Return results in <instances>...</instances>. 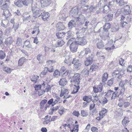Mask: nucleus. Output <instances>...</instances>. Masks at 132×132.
Instances as JSON below:
<instances>
[{
	"instance_id": "69168bd1",
	"label": "nucleus",
	"mask_w": 132,
	"mask_h": 132,
	"mask_svg": "<svg viewBox=\"0 0 132 132\" xmlns=\"http://www.w3.org/2000/svg\"><path fill=\"white\" fill-rule=\"evenodd\" d=\"M51 6L53 8V10H56V8L57 6V5L55 2H54L52 3V4Z\"/></svg>"
},
{
	"instance_id": "bb28decb",
	"label": "nucleus",
	"mask_w": 132,
	"mask_h": 132,
	"mask_svg": "<svg viewBox=\"0 0 132 132\" xmlns=\"http://www.w3.org/2000/svg\"><path fill=\"white\" fill-rule=\"evenodd\" d=\"M123 13L124 14L127 15L129 14L131 12L129 6L127 5L125 7Z\"/></svg>"
},
{
	"instance_id": "e2e57ef3",
	"label": "nucleus",
	"mask_w": 132,
	"mask_h": 132,
	"mask_svg": "<svg viewBox=\"0 0 132 132\" xmlns=\"http://www.w3.org/2000/svg\"><path fill=\"white\" fill-rule=\"evenodd\" d=\"M113 92V91L111 90H108L106 94L105 95V96H109L111 94H112V93Z\"/></svg>"
},
{
	"instance_id": "58836bf2",
	"label": "nucleus",
	"mask_w": 132,
	"mask_h": 132,
	"mask_svg": "<svg viewBox=\"0 0 132 132\" xmlns=\"http://www.w3.org/2000/svg\"><path fill=\"white\" fill-rule=\"evenodd\" d=\"M129 122L128 118L127 117H125L122 121V124L123 126H125L128 125V123Z\"/></svg>"
},
{
	"instance_id": "8fccbe9b",
	"label": "nucleus",
	"mask_w": 132,
	"mask_h": 132,
	"mask_svg": "<svg viewBox=\"0 0 132 132\" xmlns=\"http://www.w3.org/2000/svg\"><path fill=\"white\" fill-rule=\"evenodd\" d=\"M116 2L117 3H119L120 6H122L124 4V0H116Z\"/></svg>"
},
{
	"instance_id": "4d7b16f0",
	"label": "nucleus",
	"mask_w": 132,
	"mask_h": 132,
	"mask_svg": "<svg viewBox=\"0 0 132 132\" xmlns=\"http://www.w3.org/2000/svg\"><path fill=\"white\" fill-rule=\"evenodd\" d=\"M66 68L64 67H61V69H60V71L61 76H62L63 73H64L66 70Z\"/></svg>"
},
{
	"instance_id": "cd10ccee",
	"label": "nucleus",
	"mask_w": 132,
	"mask_h": 132,
	"mask_svg": "<svg viewBox=\"0 0 132 132\" xmlns=\"http://www.w3.org/2000/svg\"><path fill=\"white\" fill-rule=\"evenodd\" d=\"M111 28V24L110 23H105V25L103 27V28L104 31L107 32L108 29Z\"/></svg>"
},
{
	"instance_id": "5701e85b",
	"label": "nucleus",
	"mask_w": 132,
	"mask_h": 132,
	"mask_svg": "<svg viewBox=\"0 0 132 132\" xmlns=\"http://www.w3.org/2000/svg\"><path fill=\"white\" fill-rule=\"evenodd\" d=\"M73 75V74L70 71L66 70L64 73H63L62 76L64 77L68 75V78H71Z\"/></svg>"
},
{
	"instance_id": "ddd939ff",
	"label": "nucleus",
	"mask_w": 132,
	"mask_h": 132,
	"mask_svg": "<svg viewBox=\"0 0 132 132\" xmlns=\"http://www.w3.org/2000/svg\"><path fill=\"white\" fill-rule=\"evenodd\" d=\"M56 29L58 31L64 30L65 28L63 23L61 22H59L56 24Z\"/></svg>"
},
{
	"instance_id": "4be33fe9",
	"label": "nucleus",
	"mask_w": 132,
	"mask_h": 132,
	"mask_svg": "<svg viewBox=\"0 0 132 132\" xmlns=\"http://www.w3.org/2000/svg\"><path fill=\"white\" fill-rule=\"evenodd\" d=\"M88 1V0H77V2L78 5L82 7L87 3Z\"/></svg>"
},
{
	"instance_id": "a878e982",
	"label": "nucleus",
	"mask_w": 132,
	"mask_h": 132,
	"mask_svg": "<svg viewBox=\"0 0 132 132\" xmlns=\"http://www.w3.org/2000/svg\"><path fill=\"white\" fill-rule=\"evenodd\" d=\"M69 93V92L68 89H66L64 90L62 89L61 91L60 96V97H62L63 95H67Z\"/></svg>"
},
{
	"instance_id": "5fc2aeb1",
	"label": "nucleus",
	"mask_w": 132,
	"mask_h": 132,
	"mask_svg": "<svg viewBox=\"0 0 132 132\" xmlns=\"http://www.w3.org/2000/svg\"><path fill=\"white\" fill-rule=\"evenodd\" d=\"M122 36H120L119 37H116V38H115V40L114 42L115 43L116 41H120L121 42H123V40L122 41L121 40H122Z\"/></svg>"
},
{
	"instance_id": "2f4dec72",
	"label": "nucleus",
	"mask_w": 132,
	"mask_h": 132,
	"mask_svg": "<svg viewBox=\"0 0 132 132\" xmlns=\"http://www.w3.org/2000/svg\"><path fill=\"white\" fill-rule=\"evenodd\" d=\"M73 85H74L75 87L73 88V90L71 93L72 94H75L76 93L78 92L80 87L79 85H77V84H73Z\"/></svg>"
},
{
	"instance_id": "6e6552de",
	"label": "nucleus",
	"mask_w": 132,
	"mask_h": 132,
	"mask_svg": "<svg viewBox=\"0 0 132 132\" xmlns=\"http://www.w3.org/2000/svg\"><path fill=\"white\" fill-rule=\"evenodd\" d=\"M114 1V0H112L111 1H109L108 3L106 4V5L104 6V8L103 11V13H108L109 11L108 10H105V9L106 7L108 8V10L110 9L113 6Z\"/></svg>"
},
{
	"instance_id": "a19ab883",
	"label": "nucleus",
	"mask_w": 132,
	"mask_h": 132,
	"mask_svg": "<svg viewBox=\"0 0 132 132\" xmlns=\"http://www.w3.org/2000/svg\"><path fill=\"white\" fill-rule=\"evenodd\" d=\"M119 102L118 104V106L120 107H121L124 105V100L122 98H119Z\"/></svg>"
},
{
	"instance_id": "7c9ffc66",
	"label": "nucleus",
	"mask_w": 132,
	"mask_h": 132,
	"mask_svg": "<svg viewBox=\"0 0 132 132\" xmlns=\"http://www.w3.org/2000/svg\"><path fill=\"white\" fill-rule=\"evenodd\" d=\"M65 34L64 32H58L56 33V36L57 38L60 39L63 37Z\"/></svg>"
},
{
	"instance_id": "6e6d98bb",
	"label": "nucleus",
	"mask_w": 132,
	"mask_h": 132,
	"mask_svg": "<svg viewBox=\"0 0 132 132\" xmlns=\"http://www.w3.org/2000/svg\"><path fill=\"white\" fill-rule=\"evenodd\" d=\"M102 105H104L105 104L107 103L108 102V100L105 97H102Z\"/></svg>"
},
{
	"instance_id": "79ce46f5",
	"label": "nucleus",
	"mask_w": 132,
	"mask_h": 132,
	"mask_svg": "<svg viewBox=\"0 0 132 132\" xmlns=\"http://www.w3.org/2000/svg\"><path fill=\"white\" fill-rule=\"evenodd\" d=\"M44 56L42 54H39L37 57V59L39 61L40 63L43 62Z\"/></svg>"
},
{
	"instance_id": "f704fd0d",
	"label": "nucleus",
	"mask_w": 132,
	"mask_h": 132,
	"mask_svg": "<svg viewBox=\"0 0 132 132\" xmlns=\"http://www.w3.org/2000/svg\"><path fill=\"white\" fill-rule=\"evenodd\" d=\"M26 60V59L24 57H22L20 59L18 62V65L20 66H22Z\"/></svg>"
},
{
	"instance_id": "1a4fd4ad",
	"label": "nucleus",
	"mask_w": 132,
	"mask_h": 132,
	"mask_svg": "<svg viewBox=\"0 0 132 132\" xmlns=\"http://www.w3.org/2000/svg\"><path fill=\"white\" fill-rule=\"evenodd\" d=\"M103 86L102 84L100 83L97 87L94 86L93 87V90L95 93L100 92L102 91Z\"/></svg>"
},
{
	"instance_id": "4468645a",
	"label": "nucleus",
	"mask_w": 132,
	"mask_h": 132,
	"mask_svg": "<svg viewBox=\"0 0 132 132\" xmlns=\"http://www.w3.org/2000/svg\"><path fill=\"white\" fill-rule=\"evenodd\" d=\"M78 47V44L76 43L72 44L69 47L71 51L73 53L76 52Z\"/></svg>"
},
{
	"instance_id": "c9c22d12",
	"label": "nucleus",
	"mask_w": 132,
	"mask_h": 132,
	"mask_svg": "<svg viewBox=\"0 0 132 132\" xmlns=\"http://www.w3.org/2000/svg\"><path fill=\"white\" fill-rule=\"evenodd\" d=\"M48 69V68L47 67H45L44 70L41 72L40 75V77H44V76L46 75Z\"/></svg>"
},
{
	"instance_id": "0e129e2a",
	"label": "nucleus",
	"mask_w": 132,
	"mask_h": 132,
	"mask_svg": "<svg viewBox=\"0 0 132 132\" xmlns=\"http://www.w3.org/2000/svg\"><path fill=\"white\" fill-rule=\"evenodd\" d=\"M3 70L5 72L7 73H10L11 72V69L10 68L7 67H5L4 68Z\"/></svg>"
},
{
	"instance_id": "9d476101",
	"label": "nucleus",
	"mask_w": 132,
	"mask_h": 132,
	"mask_svg": "<svg viewBox=\"0 0 132 132\" xmlns=\"http://www.w3.org/2000/svg\"><path fill=\"white\" fill-rule=\"evenodd\" d=\"M94 41L98 42L97 44V47L98 49H103L104 47V44L101 40H99L98 38L95 39Z\"/></svg>"
},
{
	"instance_id": "de8ad7c7",
	"label": "nucleus",
	"mask_w": 132,
	"mask_h": 132,
	"mask_svg": "<svg viewBox=\"0 0 132 132\" xmlns=\"http://www.w3.org/2000/svg\"><path fill=\"white\" fill-rule=\"evenodd\" d=\"M108 111V110L105 108H103L102 109L101 111H100L99 113V115L100 116H103V115L105 114Z\"/></svg>"
},
{
	"instance_id": "c03bdc74",
	"label": "nucleus",
	"mask_w": 132,
	"mask_h": 132,
	"mask_svg": "<svg viewBox=\"0 0 132 132\" xmlns=\"http://www.w3.org/2000/svg\"><path fill=\"white\" fill-rule=\"evenodd\" d=\"M108 77V74L107 72L104 73L102 76V81H106Z\"/></svg>"
},
{
	"instance_id": "f03ea898",
	"label": "nucleus",
	"mask_w": 132,
	"mask_h": 132,
	"mask_svg": "<svg viewBox=\"0 0 132 132\" xmlns=\"http://www.w3.org/2000/svg\"><path fill=\"white\" fill-rule=\"evenodd\" d=\"M70 82L73 85V84L79 85L80 81V75L79 73L75 74L72 76Z\"/></svg>"
},
{
	"instance_id": "423d86ee",
	"label": "nucleus",
	"mask_w": 132,
	"mask_h": 132,
	"mask_svg": "<svg viewBox=\"0 0 132 132\" xmlns=\"http://www.w3.org/2000/svg\"><path fill=\"white\" fill-rule=\"evenodd\" d=\"M72 63L74 64V67L76 70L79 69L81 65V62L77 58H75L73 59Z\"/></svg>"
},
{
	"instance_id": "473e14b6",
	"label": "nucleus",
	"mask_w": 132,
	"mask_h": 132,
	"mask_svg": "<svg viewBox=\"0 0 132 132\" xmlns=\"http://www.w3.org/2000/svg\"><path fill=\"white\" fill-rule=\"evenodd\" d=\"M76 42V40H75V39L74 38H71L70 39H69L67 44V46H70L72 45V44H73V43H75Z\"/></svg>"
},
{
	"instance_id": "a18cd8bd",
	"label": "nucleus",
	"mask_w": 132,
	"mask_h": 132,
	"mask_svg": "<svg viewBox=\"0 0 132 132\" xmlns=\"http://www.w3.org/2000/svg\"><path fill=\"white\" fill-rule=\"evenodd\" d=\"M60 76H61L60 71L57 70H55L53 74V76L56 78H58Z\"/></svg>"
},
{
	"instance_id": "774afa93",
	"label": "nucleus",
	"mask_w": 132,
	"mask_h": 132,
	"mask_svg": "<svg viewBox=\"0 0 132 132\" xmlns=\"http://www.w3.org/2000/svg\"><path fill=\"white\" fill-rule=\"evenodd\" d=\"M33 30L34 31H35L36 32H37V35L40 32V30H39V27L35 26L34 27Z\"/></svg>"
},
{
	"instance_id": "0eeeda50",
	"label": "nucleus",
	"mask_w": 132,
	"mask_h": 132,
	"mask_svg": "<svg viewBox=\"0 0 132 132\" xmlns=\"http://www.w3.org/2000/svg\"><path fill=\"white\" fill-rule=\"evenodd\" d=\"M124 71L122 69H117L115 70L112 74V75H117V78L119 79H120L122 77L124 73Z\"/></svg>"
},
{
	"instance_id": "f257e3e1",
	"label": "nucleus",
	"mask_w": 132,
	"mask_h": 132,
	"mask_svg": "<svg viewBox=\"0 0 132 132\" xmlns=\"http://www.w3.org/2000/svg\"><path fill=\"white\" fill-rule=\"evenodd\" d=\"M32 16L35 19L39 17L44 12L43 10L39 9L37 8L36 5L32 6Z\"/></svg>"
},
{
	"instance_id": "c756f323",
	"label": "nucleus",
	"mask_w": 132,
	"mask_h": 132,
	"mask_svg": "<svg viewBox=\"0 0 132 132\" xmlns=\"http://www.w3.org/2000/svg\"><path fill=\"white\" fill-rule=\"evenodd\" d=\"M22 0H15L14 2V4L17 6L19 7L23 6Z\"/></svg>"
},
{
	"instance_id": "338daca9",
	"label": "nucleus",
	"mask_w": 132,
	"mask_h": 132,
	"mask_svg": "<svg viewBox=\"0 0 132 132\" xmlns=\"http://www.w3.org/2000/svg\"><path fill=\"white\" fill-rule=\"evenodd\" d=\"M124 60L122 58H120L119 60V63L121 66H123L125 64Z\"/></svg>"
},
{
	"instance_id": "09e8293b",
	"label": "nucleus",
	"mask_w": 132,
	"mask_h": 132,
	"mask_svg": "<svg viewBox=\"0 0 132 132\" xmlns=\"http://www.w3.org/2000/svg\"><path fill=\"white\" fill-rule=\"evenodd\" d=\"M6 56L5 53L2 51H0V59L2 60L4 59Z\"/></svg>"
},
{
	"instance_id": "39448f33",
	"label": "nucleus",
	"mask_w": 132,
	"mask_h": 132,
	"mask_svg": "<svg viewBox=\"0 0 132 132\" xmlns=\"http://www.w3.org/2000/svg\"><path fill=\"white\" fill-rule=\"evenodd\" d=\"M76 42L78 44L84 46L87 44L86 40L83 37H77L76 39Z\"/></svg>"
},
{
	"instance_id": "dca6fc26",
	"label": "nucleus",
	"mask_w": 132,
	"mask_h": 132,
	"mask_svg": "<svg viewBox=\"0 0 132 132\" xmlns=\"http://www.w3.org/2000/svg\"><path fill=\"white\" fill-rule=\"evenodd\" d=\"M113 17L112 14H109L103 18V19L106 21H111L112 20Z\"/></svg>"
},
{
	"instance_id": "bf43d9fd",
	"label": "nucleus",
	"mask_w": 132,
	"mask_h": 132,
	"mask_svg": "<svg viewBox=\"0 0 132 132\" xmlns=\"http://www.w3.org/2000/svg\"><path fill=\"white\" fill-rule=\"evenodd\" d=\"M24 45L27 47L28 48L31 47V45L30 44V42L29 41L26 40L25 41Z\"/></svg>"
},
{
	"instance_id": "b1692460",
	"label": "nucleus",
	"mask_w": 132,
	"mask_h": 132,
	"mask_svg": "<svg viewBox=\"0 0 132 132\" xmlns=\"http://www.w3.org/2000/svg\"><path fill=\"white\" fill-rule=\"evenodd\" d=\"M82 100L84 101H85L87 103H89L92 101V97L91 96H86L83 97Z\"/></svg>"
},
{
	"instance_id": "412c9836",
	"label": "nucleus",
	"mask_w": 132,
	"mask_h": 132,
	"mask_svg": "<svg viewBox=\"0 0 132 132\" xmlns=\"http://www.w3.org/2000/svg\"><path fill=\"white\" fill-rule=\"evenodd\" d=\"M63 13L61 12V13L60 16L62 17V19L64 20H66L67 17L68 16L67 13V10L66 9H64L62 11Z\"/></svg>"
},
{
	"instance_id": "aec40b11",
	"label": "nucleus",
	"mask_w": 132,
	"mask_h": 132,
	"mask_svg": "<svg viewBox=\"0 0 132 132\" xmlns=\"http://www.w3.org/2000/svg\"><path fill=\"white\" fill-rule=\"evenodd\" d=\"M67 82V81L65 78L61 79L59 82L60 85L63 86L66 85Z\"/></svg>"
},
{
	"instance_id": "2eb2a0df",
	"label": "nucleus",
	"mask_w": 132,
	"mask_h": 132,
	"mask_svg": "<svg viewBox=\"0 0 132 132\" xmlns=\"http://www.w3.org/2000/svg\"><path fill=\"white\" fill-rule=\"evenodd\" d=\"M76 20H72L69 22L68 23V25L69 28L70 29H71L73 28L76 26Z\"/></svg>"
},
{
	"instance_id": "052dcab7",
	"label": "nucleus",
	"mask_w": 132,
	"mask_h": 132,
	"mask_svg": "<svg viewBox=\"0 0 132 132\" xmlns=\"http://www.w3.org/2000/svg\"><path fill=\"white\" fill-rule=\"evenodd\" d=\"M118 92H113L112 93V95L111 97V99H115L116 97L118 96Z\"/></svg>"
},
{
	"instance_id": "e433bc0d",
	"label": "nucleus",
	"mask_w": 132,
	"mask_h": 132,
	"mask_svg": "<svg viewBox=\"0 0 132 132\" xmlns=\"http://www.w3.org/2000/svg\"><path fill=\"white\" fill-rule=\"evenodd\" d=\"M67 33L66 39L68 40L71 38H73V32L69 30L67 32Z\"/></svg>"
},
{
	"instance_id": "37998d69",
	"label": "nucleus",
	"mask_w": 132,
	"mask_h": 132,
	"mask_svg": "<svg viewBox=\"0 0 132 132\" xmlns=\"http://www.w3.org/2000/svg\"><path fill=\"white\" fill-rule=\"evenodd\" d=\"M22 1L23 5L25 6H28L30 3L33 2L31 0H22Z\"/></svg>"
},
{
	"instance_id": "7ed1b4c3",
	"label": "nucleus",
	"mask_w": 132,
	"mask_h": 132,
	"mask_svg": "<svg viewBox=\"0 0 132 132\" xmlns=\"http://www.w3.org/2000/svg\"><path fill=\"white\" fill-rule=\"evenodd\" d=\"M85 19V17L81 15L76 18V21L77 23V26L78 27H80L84 23Z\"/></svg>"
},
{
	"instance_id": "20e7f679",
	"label": "nucleus",
	"mask_w": 132,
	"mask_h": 132,
	"mask_svg": "<svg viewBox=\"0 0 132 132\" xmlns=\"http://www.w3.org/2000/svg\"><path fill=\"white\" fill-rule=\"evenodd\" d=\"M94 55L93 54H91L88 55V56L86 57V60L85 62V64L86 66L91 65L93 62V58Z\"/></svg>"
},
{
	"instance_id": "72a5a7b5",
	"label": "nucleus",
	"mask_w": 132,
	"mask_h": 132,
	"mask_svg": "<svg viewBox=\"0 0 132 132\" xmlns=\"http://www.w3.org/2000/svg\"><path fill=\"white\" fill-rule=\"evenodd\" d=\"M12 39L11 38L9 37L7 38L5 40V43L7 46L10 45L12 43Z\"/></svg>"
},
{
	"instance_id": "864d4df0",
	"label": "nucleus",
	"mask_w": 132,
	"mask_h": 132,
	"mask_svg": "<svg viewBox=\"0 0 132 132\" xmlns=\"http://www.w3.org/2000/svg\"><path fill=\"white\" fill-rule=\"evenodd\" d=\"M19 25V24L18 22L15 23L13 24L12 28L14 29L15 31L18 28Z\"/></svg>"
},
{
	"instance_id": "ea45409f",
	"label": "nucleus",
	"mask_w": 132,
	"mask_h": 132,
	"mask_svg": "<svg viewBox=\"0 0 132 132\" xmlns=\"http://www.w3.org/2000/svg\"><path fill=\"white\" fill-rule=\"evenodd\" d=\"M39 78V76H38L34 75L32 76L30 79L31 81L34 82V83H35L37 82V80Z\"/></svg>"
},
{
	"instance_id": "49530a36",
	"label": "nucleus",
	"mask_w": 132,
	"mask_h": 132,
	"mask_svg": "<svg viewBox=\"0 0 132 132\" xmlns=\"http://www.w3.org/2000/svg\"><path fill=\"white\" fill-rule=\"evenodd\" d=\"M80 114L82 117H85L88 115V113L86 110H81Z\"/></svg>"
},
{
	"instance_id": "f8f14e48",
	"label": "nucleus",
	"mask_w": 132,
	"mask_h": 132,
	"mask_svg": "<svg viewBox=\"0 0 132 132\" xmlns=\"http://www.w3.org/2000/svg\"><path fill=\"white\" fill-rule=\"evenodd\" d=\"M91 53V51L88 48H84L80 52V55L82 56L86 57L87 55L90 54Z\"/></svg>"
},
{
	"instance_id": "3c124183",
	"label": "nucleus",
	"mask_w": 132,
	"mask_h": 132,
	"mask_svg": "<svg viewBox=\"0 0 132 132\" xmlns=\"http://www.w3.org/2000/svg\"><path fill=\"white\" fill-rule=\"evenodd\" d=\"M130 106V108H132V106H130V103L128 101H124L123 105V106L124 108H127L129 107Z\"/></svg>"
},
{
	"instance_id": "4c0bfd02",
	"label": "nucleus",
	"mask_w": 132,
	"mask_h": 132,
	"mask_svg": "<svg viewBox=\"0 0 132 132\" xmlns=\"http://www.w3.org/2000/svg\"><path fill=\"white\" fill-rule=\"evenodd\" d=\"M98 65L96 64H93L91 66L89 70V72H92L93 71H96L98 68Z\"/></svg>"
},
{
	"instance_id": "a211bd4d",
	"label": "nucleus",
	"mask_w": 132,
	"mask_h": 132,
	"mask_svg": "<svg viewBox=\"0 0 132 132\" xmlns=\"http://www.w3.org/2000/svg\"><path fill=\"white\" fill-rule=\"evenodd\" d=\"M42 15V19L44 21H47L50 16L49 13L44 11Z\"/></svg>"
},
{
	"instance_id": "6ab92c4d",
	"label": "nucleus",
	"mask_w": 132,
	"mask_h": 132,
	"mask_svg": "<svg viewBox=\"0 0 132 132\" xmlns=\"http://www.w3.org/2000/svg\"><path fill=\"white\" fill-rule=\"evenodd\" d=\"M64 42L62 40L60 39L57 40L54 45L55 48L62 46L64 44Z\"/></svg>"
},
{
	"instance_id": "603ef678",
	"label": "nucleus",
	"mask_w": 132,
	"mask_h": 132,
	"mask_svg": "<svg viewBox=\"0 0 132 132\" xmlns=\"http://www.w3.org/2000/svg\"><path fill=\"white\" fill-rule=\"evenodd\" d=\"M119 29L118 26H116L112 28L111 31L112 32H116L119 30Z\"/></svg>"
},
{
	"instance_id": "f3484780",
	"label": "nucleus",
	"mask_w": 132,
	"mask_h": 132,
	"mask_svg": "<svg viewBox=\"0 0 132 132\" xmlns=\"http://www.w3.org/2000/svg\"><path fill=\"white\" fill-rule=\"evenodd\" d=\"M51 2V0H43L40 2L42 7H46L50 5Z\"/></svg>"
},
{
	"instance_id": "9b49d317",
	"label": "nucleus",
	"mask_w": 132,
	"mask_h": 132,
	"mask_svg": "<svg viewBox=\"0 0 132 132\" xmlns=\"http://www.w3.org/2000/svg\"><path fill=\"white\" fill-rule=\"evenodd\" d=\"M79 9V8L77 6L73 8L70 11V15L74 17L75 16L78 14Z\"/></svg>"
},
{
	"instance_id": "680f3d73",
	"label": "nucleus",
	"mask_w": 132,
	"mask_h": 132,
	"mask_svg": "<svg viewBox=\"0 0 132 132\" xmlns=\"http://www.w3.org/2000/svg\"><path fill=\"white\" fill-rule=\"evenodd\" d=\"M103 53L101 52L98 51L96 53V55L98 57H103L104 58L105 56L102 55Z\"/></svg>"
},
{
	"instance_id": "393cba45",
	"label": "nucleus",
	"mask_w": 132,
	"mask_h": 132,
	"mask_svg": "<svg viewBox=\"0 0 132 132\" xmlns=\"http://www.w3.org/2000/svg\"><path fill=\"white\" fill-rule=\"evenodd\" d=\"M3 15H4L6 19L11 15V14L8 9H6L3 11Z\"/></svg>"
},
{
	"instance_id": "13d9d810",
	"label": "nucleus",
	"mask_w": 132,
	"mask_h": 132,
	"mask_svg": "<svg viewBox=\"0 0 132 132\" xmlns=\"http://www.w3.org/2000/svg\"><path fill=\"white\" fill-rule=\"evenodd\" d=\"M7 23L6 20H2L1 22V26L4 27L6 28L7 27Z\"/></svg>"
},
{
	"instance_id": "c85d7f7f",
	"label": "nucleus",
	"mask_w": 132,
	"mask_h": 132,
	"mask_svg": "<svg viewBox=\"0 0 132 132\" xmlns=\"http://www.w3.org/2000/svg\"><path fill=\"white\" fill-rule=\"evenodd\" d=\"M106 37H107V38H108L109 39V40L108 41L106 45L107 46H110V47H112V48H113L114 46L113 45V40L111 39H109L110 37L109 36V35H107Z\"/></svg>"
}]
</instances>
